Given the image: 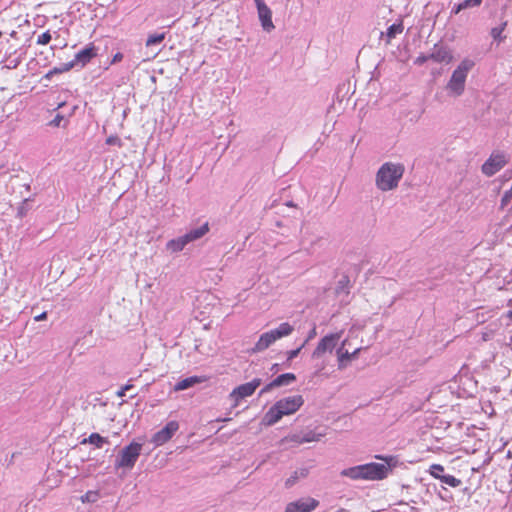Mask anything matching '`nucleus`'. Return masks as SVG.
Wrapping results in <instances>:
<instances>
[{
	"mask_svg": "<svg viewBox=\"0 0 512 512\" xmlns=\"http://www.w3.org/2000/svg\"><path fill=\"white\" fill-rule=\"evenodd\" d=\"M403 164L386 162L376 174V186L381 191H390L398 186L400 179L404 174Z\"/></svg>",
	"mask_w": 512,
	"mask_h": 512,
	"instance_id": "1",
	"label": "nucleus"
},
{
	"mask_svg": "<svg viewBox=\"0 0 512 512\" xmlns=\"http://www.w3.org/2000/svg\"><path fill=\"white\" fill-rule=\"evenodd\" d=\"M474 65V61L468 58H465L460 62L447 83V89L450 94L453 96L462 95L465 89L467 75Z\"/></svg>",
	"mask_w": 512,
	"mask_h": 512,
	"instance_id": "2",
	"label": "nucleus"
},
{
	"mask_svg": "<svg viewBox=\"0 0 512 512\" xmlns=\"http://www.w3.org/2000/svg\"><path fill=\"white\" fill-rule=\"evenodd\" d=\"M142 450V444L132 442L120 450L115 460V468L130 470L137 462Z\"/></svg>",
	"mask_w": 512,
	"mask_h": 512,
	"instance_id": "3",
	"label": "nucleus"
},
{
	"mask_svg": "<svg viewBox=\"0 0 512 512\" xmlns=\"http://www.w3.org/2000/svg\"><path fill=\"white\" fill-rule=\"evenodd\" d=\"M362 472H363V480H382L387 477L390 471V463L387 461V464L382 463H367L362 464Z\"/></svg>",
	"mask_w": 512,
	"mask_h": 512,
	"instance_id": "4",
	"label": "nucleus"
},
{
	"mask_svg": "<svg viewBox=\"0 0 512 512\" xmlns=\"http://www.w3.org/2000/svg\"><path fill=\"white\" fill-rule=\"evenodd\" d=\"M341 337L340 333H332L324 336L314 349L311 354V358L313 360H320L323 358L324 354L329 352L332 353L334 348L336 347L339 339Z\"/></svg>",
	"mask_w": 512,
	"mask_h": 512,
	"instance_id": "5",
	"label": "nucleus"
},
{
	"mask_svg": "<svg viewBox=\"0 0 512 512\" xmlns=\"http://www.w3.org/2000/svg\"><path fill=\"white\" fill-rule=\"evenodd\" d=\"M261 383L262 380L260 378H255L234 388L229 395L230 399L234 401V406H237L242 399L253 395Z\"/></svg>",
	"mask_w": 512,
	"mask_h": 512,
	"instance_id": "6",
	"label": "nucleus"
},
{
	"mask_svg": "<svg viewBox=\"0 0 512 512\" xmlns=\"http://www.w3.org/2000/svg\"><path fill=\"white\" fill-rule=\"evenodd\" d=\"M506 163L507 160L503 153H492L482 165V172L486 176L491 177L500 171Z\"/></svg>",
	"mask_w": 512,
	"mask_h": 512,
	"instance_id": "7",
	"label": "nucleus"
},
{
	"mask_svg": "<svg viewBox=\"0 0 512 512\" xmlns=\"http://www.w3.org/2000/svg\"><path fill=\"white\" fill-rule=\"evenodd\" d=\"M178 429L179 424L177 421H169L161 430L153 435L151 442L155 446H162L174 436Z\"/></svg>",
	"mask_w": 512,
	"mask_h": 512,
	"instance_id": "8",
	"label": "nucleus"
},
{
	"mask_svg": "<svg viewBox=\"0 0 512 512\" xmlns=\"http://www.w3.org/2000/svg\"><path fill=\"white\" fill-rule=\"evenodd\" d=\"M275 404L280 410H282L284 416L291 415L300 409V407L304 404V399L302 395H293L282 398Z\"/></svg>",
	"mask_w": 512,
	"mask_h": 512,
	"instance_id": "9",
	"label": "nucleus"
},
{
	"mask_svg": "<svg viewBox=\"0 0 512 512\" xmlns=\"http://www.w3.org/2000/svg\"><path fill=\"white\" fill-rule=\"evenodd\" d=\"M319 502L311 497L301 498L287 505L285 512H311Z\"/></svg>",
	"mask_w": 512,
	"mask_h": 512,
	"instance_id": "10",
	"label": "nucleus"
},
{
	"mask_svg": "<svg viewBox=\"0 0 512 512\" xmlns=\"http://www.w3.org/2000/svg\"><path fill=\"white\" fill-rule=\"evenodd\" d=\"M428 57L436 63H446L449 64L453 60L452 51L445 45L435 44L431 50V53L428 54Z\"/></svg>",
	"mask_w": 512,
	"mask_h": 512,
	"instance_id": "11",
	"label": "nucleus"
},
{
	"mask_svg": "<svg viewBox=\"0 0 512 512\" xmlns=\"http://www.w3.org/2000/svg\"><path fill=\"white\" fill-rule=\"evenodd\" d=\"M296 380V376L293 373H284L279 376H277L274 380H272L270 383L265 385L259 392V395H263L265 393H268L275 387L280 386H287L290 385L292 382Z\"/></svg>",
	"mask_w": 512,
	"mask_h": 512,
	"instance_id": "12",
	"label": "nucleus"
},
{
	"mask_svg": "<svg viewBox=\"0 0 512 512\" xmlns=\"http://www.w3.org/2000/svg\"><path fill=\"white\" fill-rule=\"evenodd\" d=\"M96 55L97 53L95 46L93 44H90L82 50H80L79 52H77L72 61L74 62L76 67L79 66L82 68L87 63H89Z\"/></svg>",
	"mask_w": 512,
	"mask_h": 512,
	"instance_id": "13",
	"label": "nucleus"
},
{
	"mask_svg": "<svg viewBox=\"0 0 512 512\" xmlns=\"http://www.w3.org/2000/svg\"><path fill=\"white\" fill-rule=\"evenodd\" d=\"M257 7V10H258V16H259V20L261 22V26L262 28L267 31V32H270L271 30L274 29V24L272 22V11L271 9L264 3V4H260Z\"/></svg>",
	"mask_w": 512,
	"mask_h": 512,
	"instance_id": "14",
	"label": "nucleus"
},
{
	"mask_svg": "<svg viewBox=\"0 0 512 512\" xmlns=\"http://www.w3.org/2000/svg\"><path fill=\"white\" fill-rule=\"evenodd\" d=\"M274 342H276L274 336H272V333H270V331H267L260 335L258 341L252 348V351L254 353L262 352L269 348Z\"/></svg>",
	"mask_w": 512,
	"mask_h": 512,
	"instance_id": "15",
	"label": "nucleus"
},
{
	"mask_svg": "<svg viewBox=\"0 0 512 512\" xmlns=\"http://www.w3.org/2000/svg\"><path fill=\"white\" fill-rule=\"evenodd\" d=\"M283 412L280 410L276 404H274L265 414L263 421L266 425L272 426L276 424L282 417Z\"/></svg>",
	"mask_w": 512,
	"mask_h": 512,
	"instance_id": "16",
	"label": "nucleus"
},
{
	"mask_svg": "<svg viewBox=\"0 0 512 512\" xmlns=\"http://www.w3.org/2000/svg\"><path fill=\"white\" fill-rule=\"evenodd\" d=\"M358 352H359V349H356L352 353H349L348 351H343L342 347L337 349L338 368L340 370L346 368L347 362L354 359L357 356Z\"/></svg>",
	"mask_w": 512,
	"mask_h": 512,
	"instance_id": "17",
	"label": "nucleus"
},
{
	"mask_svg": "<svg viewBox=\"0 0 512 512\" xmlns=\"http://www.w3.org/2000/svg\"><path fill=\"white\" fill-rule=\"evenodd\" d=\"M76 107H73L68 113L64 111L57 112L54 118L49 122V125L52 127H61L65 126L68 122V118L74 114Z\"/></svg>",
	"mask_w": 512,
	"mask_h": 512,
	"instance_id": "18",
	"label": "nucleus"
},
{
	"mask_svg": "<svg viewBox=\"0 0 512 512\" xmlns=\"http://www.w3.org/2000/svg\"><path fill=\"white\" fill-rule=\"evenodd\" d=\"M293 331L294 328L290 323L283 322L277 328L270 330V333H272V336H274L277 341L278 339L289 336Z\"/></svg>",
	"mask_w": 512,
	"mask_h": 512,
	"instance_id": "19",
	"label": "nucleus"
},
{
	"mask_svg": "<svg viewBox=\"0 0 512 512\" xmlns=\"http://www.w3.org/2000/svg\"><path fill=\"white\" fill-rule=\"evenodd\" d=\"M209 231L208 223H204L203 225L193 228L188 231L185 236L187 237L189 242H193L202 238Z\"/></svg>",
	"mask_w": 512,
	"mask_h": 512,
	"instance_id": "20",
	"label": "nucleus"
},
{
	"mask_svg": "<svg viewBox=\"0 0 512 512\" xmlns=\"http://www.w3.org/2000/svg\"><path fill=\"white\" fill-rule=\"evenodd\" d=\"M188 243L190 242L188 241L187 237L184 234L178 238L170 240L167 243V249L170 250L171 252H180L185 248V246Z\"/></svg>",
	"mask_w": 512,
	"mask_h": 512,
	"instance_id": "21",
	"label": "nucleus"
},
{
	"mask_svg": "<svg viewBox=\"0 0 512 512\" xmlns=\"http://www.w3.org/2000/svg\"><path fill=\"white\" fill-rule=\"evenodd\" d=\"M203 381H204V379L201 377H198V376L187 377V378L182 379L176 383L175 390L176 391L186 390V389H188L198 383H201Z\"/></svg>",
	"mask_w": 512,
	"mask_h": 512,
	"instance_id": "22",
	"label": "nucleus"
},
{
	"mask_svg": "<svg viewBox=\"0 0 512 512\" xmlns=\"http://www.w3.org/2000/svg\"><path fill=\"white\" fill-rule=\"evenodd\" d=\"M340 475L342 477H347V478H350L352 480H363L362 466L361 465H357V466H353V467H349V468L343 469L340 472Z\"/></svg>",
	"mask_w": 512,
	"mask_h": 512,
	"instance_id": "23",
	"label": "nucleus"
},
{
	"mask_svg": "<svg viewBox=\"0 0 512 512\" xmlns=\"http://www.w3.org/2000/svg\"><path fill=\"white\" fill-rule=\"evenodd\" d=\"M82 444L90 443L96 448H102L104 444H109V440L106 437L101 436L98 433H92L88 438H85L81 442Z\"/></svg>",
	"mask_w": 512,
	"mask_h": 512,
	"instance_id": "24",
	"label": "nucleus"
},
{
	"mask_svg": "<svg viewBox=\"0 0 512 512\" xmlns=\"http://www.w3.org/2000/svg\"><path fill=\"white\" fill-rule=\"evenodd\" d=\"M307 475H308L307 468L297 469L296 471H294V473L289 478H287V480L285 482L286 487L293 486L298 481V479L305 478Z\"/></svg>",
	"mask_w": 512,
	"mask_h": 512,
	"instance_id": "25",
	"label": "nucleus"
},
{
	"mask_svg": "<svg viewBox=\"0 0 512 512\" xmlns=\"http://www.w3.org/2000/svg\"><path fill=\"white\" fill-rule=\"evenodd\" d=\"M403 28L404 27L402 21L390 25L386 31L387 42L389 43L391 39L395 38L398 34L402 33Z\"/></svg>",
	"mask_w": 512,
	"mask_h": 512,
	"instance_id": "26",
	"label": "nucleus"
},
{
	"mask_svg": "<svg viewBox=\"0 0 512 512\" xmlns=\"http://www.w3.org/2000/svg\"><path fill=\"white\" fill-rule=\"evenodd\" d=\"M166 34L165 33H155L150 34L148 38L146 39V47H151L154 45H159L165 40Z\"/></svg>",
	"mask_w": 512,
	"mask_h": 512,
	"instance_id": "27",
	"label": "nucleus"
},
{
	"mask_svg": "<svg viewBox=\"0 0 512 512\" xmlns=\"http://www.w3.org/2000/svg\"><path fill=\"white\" fill-rule=\"evenodd\" d=\"M441 482L453 488L459 487L462 484L460 479L449 474H444V476L441 477Z\"/></svg>",
	"mask_w": 512,
	"mask_h": 512,
	"instance_id": "28",
	"label": "nucleus"
},
{
	"mask_svg": "<svg viewBox=\"0 0 512 512\" xmlns=\"http://www.w3.org/2000/svg\"><path fill=\"white\" fill-rule=\"evenodd\" d=\"M444 467L440 464H432L429 468V473L435 479H439L441 481V477L444 476Z\"/></svg>",
	"mask_w": 512,
	"mask_h": 512,
	"instance_id": "29",
	"label": "nucleus"
},
{
	"mask_svg": "<svg viewBox=\"0 0 512 512\" xmlns=\"http://www.w3.org/2000/svg\"><path fill=\"white\" fill-rule=\"evenodd\" d=\"M348 284H349V279L347 276H343L339 281H338V284H337V287H336V293L337 294H340V293H348Z\"/></svg>",
	"mask_w": 512,
	"mask_h": 512,
	"instance_id": "30",
	"label": "nucleus"
},
{
	"mask_svg": "<svg viewBox=\"0 0 512 512\" xmlns=\"http://www.w3.org/2000/svg\"><path fill=\"white\" fill-rule=\"evenodd\" d=\"M505 27H506V23H503L502 25H500L498 27L492 28L491 36H492V38L495 41H501L502 40L501 34L504 31Z\"/></svg>",
	"mask_w": 512,
	"mask_h": 512,
	"instance_id": "31",
	"label": "nucleus"
},
{
	"mask_svg": "<svg viewBox=\"0 0 512 512\" xmlns=\"http://www.w3.org/2000/svg\"><path fill=\"white\" fill-rule=\"evenodd\" d=\"M320 436H321L320 434H316V433L310 431V432L304 434L299 442L300 443H308V442L318 441V440H320Z\"/></svg>",
	"mask_w": 512,
	"mask_h": 512,
	"instance_id": "32",
	"label": "nucleus"
},
{
	"mask_svg": "<svg viewBox=\"0 0 512 512\" xmlns=\"http://www.w3.org/2000/svg\"><path fill=\"white\" fill-rule=\"evenodd\" d=\"M76 67L73 61H70L68 63H64L61 65V67H55L51 73H62L67 72L71 70L72 68Z\"/></svg>",
	"mask_w": 512,
	"mask_h": 512,
	"instance_id": "33",
	"label": "nucleus"
},
{
	"mask_svg": "<svg viewBox=\"0 0 512 512\" xmlns=\"http://www.w3.org/2000/svg\"><path fill=\"white\" fill-rule=\"evenodd\" d=\"M51 34L49 31H46L38 36L37 44L38 45H47L51 41Z\"/></svg>",
	"mask_w": 512,
	"mask_h": 512,
	"instance_id": "34",
	"label": "nucleus"
},
{
	"mask_svg": "<svg viewBox=\"0 0 512 512\" xmlns=\"http://www.w3.org/2000/svg\"><path fill=\"white\" fill-rule=\"evenodd\" d=\"M304 347H302V345H300L299 347H297L296 349H293V350H290L287 352V360L288 361H291L293 360L294 358H296L299 353L301 352V350L303 349Z\"/></svg>",
	"mask_w": 512,
	"mask_h": 512,
	"instance_id": "35",
	"label": "nucleus"
},
{
	"mask_svg": "<svg viewBox=\"0 0 512 512\" xmlns=\"http://www.w3.org/2000/svg\"><path fill=\"white\" fill-rule=\"evenodd\" d=\"M512 199V188L504 193L501 199V206L505 207Z\"/></svg>",
	"mask_w": 512,
	"mask_h": 512,
	"instance_id": "36",
	"label": "nucleus"
},
{
	"mask_svg": "<svg viewBox=\"0 0 512 512\" xmlns=\"http://www.w3.org/2000/svg\"><path fill=\"white\" fill-rule=\"evenodd\" d=\"M428 60H431L430 57H428V54H421L414 60V64L420 66L426 63Z\"/></svg>",
	"mask_w": 512,
	"mask_h": 512,
	"instance_id": "37",
	"label": "nucleus"
},
{
	"mask_svg": "<svg viewBox=\"0 0 512 512\" xmlns=\"http://www.w3.org/2000/svg\"><path fill=\"white\" fill-rule=\"evenodd\" d=\"M316 327L314 326L308 333L306 339L303 341L302 347H305L309 341H311L316 336Z\"/></svg>",
	"mask_w": 512,
	"mask_h": 512,
	"instance_id": "38",
	"label": "nucleus"
},
{
	"mask_svg": "<svg viewBox=\"0 0 512 512\" xmlns=\"http://www.w3.org/2000/svg\"><path fill=\"white\" fill-rule=\"evenodd\" d=\"M472 3L473 2L471 0H464L458 3V10H465L470 7H476L475 5H472Z\"/></svg>",
	"mask_w": 512,
	"mask_h": 512,
	"instance_id": "39",
	"label": "nucleus"
},
{
	"mask_svg": "<svg viewBox=\"0 0 512 512\" xmlns=\"http://www.w3.org/2000/svg\"><path fill=\"white\" fill-rule=\"evenodd\" d=\"M106 143L108 145H118L121 146V139L117 136H110L107 138Z\"/></svg>",
	"mask_w": 512,
	"mask_h": 512,
	"instance_id": "40",
	"label": "nucleus"
},
{
	"mask_svg": "<svg viewBox=\"0 0 512 512\" xmlns=\"http://www.w3.org/2000/svg\"><path fill=\"white\" fill-rule=\"evenodd\" d=\"M325 367H326V361L322 358V359H320V362H318L315 365V368H316L315 371H317V373H318L320 371H323L325 369Z\"/></svg>",
	"mask_w": 512,
	"mask_h": 512,
	"instance_id": "41",
	"label": "nucleus"
},
{
	"mask_svg": "<svg viewBox=\"0 0 512 512\" xmlns=\"http://www.w3.org/2000/svg\"><path fill=\"white\" fill-rule=\"evenodd\" d=\"M122 59H123V54H122V53H120V52H117V53L113 56V58H112V60H111V64H116V63L120 62Z\"/></svg>",
	"mask_w": 512,
	"mask_h": 512,
	"instance_id": "42",
	"label": "nucleus"
},
{
	"mask_svg": "<svg viewBox=\"0 0 512 512\" xmlns=\"http://www.w3.org/2000/svg\"><path fill=\"white\" fill-rule=\"evenodd\" d=\"M96 496H97L96 493L88 492V493H86L85 499H83V501H85V500H87V501H91V500L94 501Z\"/></svg>",
	"mask_w": 512,
	"mask_h": 512,
	"instance_id": "43",
	"label": "nucleus"
},
{
	"mask_svg": "<svg viewBox=\"0 0 512 512\" xmlns=\"http://www.w3.org/2000/svg\"><path fill=\"white\" fill-rule=\"evenodd\" d=\"M47 318V312H42L41 314L34 317L36 322L43 321Z\"/></svg>",
	"mask_w": 512,
	"mask_h": 512,
	"instance_id": "44",
	"label": "nucleus"
},
{
	"mask_svg": "<svg viewBox=\"0 0 512 512\" xmlns=\"http://www.w3.org/2000/svg\"><path fill=\"white\" fill-rule=\"evenodd\" d=\"M462 10H458V4L454 5V7L452 8V11L451 13L453 14H458L459 12H461Z\"/></svg>",
	"mask_w": 512,
	"mask_h": 512,
	"instance_id": "45",
	"label": "nucleus"
},
{
	"mask_svg": "<svg viewBox=\"0 0 512 512\" xmlns=\"http://www.w3.org/2000/svg\"><path fill=\"white\" fill-rule=\"evenodd\" d=\"M66 106V103L65 102H61L57 105L56 109L55 110H60V109H63L64 107Z\"/></svg>",
	"mask_w": 512,
	"mask_h": 512,
	"instance_id": "46",
	"label": "nucleus"
},
{
	"mask_svg": "<svg viewBox=\"0 0 512 512\" xmlns=\"http://www.w3.org/2000/svg\"><path fill=\"white\" fill-rule=\"evenodd\" d=\"M130 388H131V386H130V385H126V386L123 388V391L119 392V396L124 395V391H125V390H128V389H130Z\"/></svg>",
	"mask_w": 512,
	"mask_h": 512,
	"instance_id": "47",
	"label": "nucleus"
},
{
	"mask_svg": "<svg viewBox=\"0 0 512 512\" xmlns=\"http://www.w3.org/2000/svg\"><path fill=\"white\" fill-rule=\"evenodd\" d=\"M473 3L472 5L479 6L482 2V0H471Z\"/></svg>",
	"mask_w": 512,
	"mask_h": 512,
	"instance_id": "48",
	"label": "nucleus"
},
{
	"mask_svg": "<svg viewBox=\"0 0 512 512\" xmlns=\"http://www.w3.org/2000/svg\"><path fill=\"white\" fill-rule=\"evenodd\" d=\"M256 6L260 5V4H264L265 2L263 0H254Z\"/></svg>",
	"mask_w": 512,
	"mask_h": 512,
	"instance_id": "49",
	"label": "nucleus"
},
{
	"mask_svg": "<svg viewBox=\"0 0 512 512\" xmlns=\"http://www.w3.org/2000/svg\"><path fill=\"white\" fill-rule=\"evenodd\" d=\"M23 213H24V210H22V209H20L19 212H18V214L21 215V216L23 215Z\"/></svg>",
	"mask_w": 512,
	"mask_h": 512,
	"instance_id": "50",
	"label": "nucleus"
},
{
	"mask_svg": "<svg viewBox=\"0 0 512 512\" xmlns=\"http://www.w3.org/2000/svg\"><path fill=\"white\" fill-rule=\"evenodd\" d=\"M287 205L288 206H293V203L292 202H288Z\"/></svg>",
	"mask_w": 512,
	"mask_h": 512,
	"instance_id": "51",
	"label": "nucleus"
},
{
	"mask_svg": "<svg viewBox=\"0 0 512 512\" xmlns=\"http://www.w3.org/2000/svg\"><path fill=\"white\" fill-rule=\"evenodd\" d=\"M509 316L512 318V309L509 311Z\"/></svg>",
	"mask_w": 512,
	"mask_h": 512,
	"instance_id": "52",
	"label": "nucleus"
},
{
	"mask_svg": "<svg viewBox=\"0 0 512 512\" xmlns=\"http://www.w3.org/2000/svg\"><path fill=\"white\" fill-rule=\"evenodd\" d=\"M2 36V32L0 31V37Z\"/></svg>",
	"mask_w": 512,
	"mask_h": 512,
	"instance_id": "53",
	"label": "nucleus"
}]
</instances>
